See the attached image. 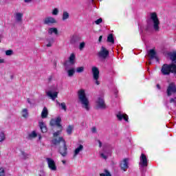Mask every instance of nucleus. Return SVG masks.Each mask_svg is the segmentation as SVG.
I'll use <instances>...</instances> for the list:
<instances>
[{"instance_id":"48","label":"nucleus","mask_w":176,"mask_h":176,"mask_svg":"<svg viewBox=\"0 0 176 176\" xmlns=\"http://www.w3.org/2000/svg\"><path fill=\"white\" fill-rule=\"evenodd\" d=\"M102 41V36H100L98 38V41L101 42Z\"/></svg>"},{"instance_id":"28","label":"nucleus","mask_w":176,"mask_h":176,"mask_svg":"<svg viewBox=\"0 0 176 176\" xmlns=\"http://www.w3.org/2000/svg\"><path fill=\"white\" fill-rule=\"evenodd\" d=\"M68 19H69V13H68L67 11H64L63 14V20L65 21Z\"/></svg>"},{"instance_id":"25","label":"nucleus","mask_w":176,"mask_h":176,"mask_svg":"<svg viewBox=\"0 0 176 176\" xmlns=\"http://www.w3.org/2000/svg\"><path fill=\"white\" fill-rule=\"evenodd\" d=\"M75 58H76L75 54H71L69 58L70 64H72V65L75 64Z\"/></svg>"},{"instance_id":"47","label":"nucleus","mask_w":176,"mask_h":176,"mask_svg":"<svg viewBox=\"0 0 176 176\" xmlns=\"http://www.w3.org/2000/svg\"><path fill=\"white\" fill-rule=\"evenodd\" d=\"M98 143H99V147L101 148L102 146V143L100 140H98Z\"/></svg>"},{"instance_id":"53","label":"nucleus","mask_w":176,"mask_h":176,"mask_svg":"<svg viewBox=\"0 0 176 176\" xmlns=\"http://www.w3.org/2000/svg\"><path fill=\"white\" fill-rule=\"evenodd\" d=\"M62 162L63 163V164H65V161L63 160Z\"/></svg>"},{"instance_id":"54","label":"nucleus","mask_w":176,"mask_h":176,"mask_svg":"<svg viewBox=\"0 0 176 176\" xmlns=\"http://www.w3.org/2000/svg\"><path fill=\"white\" fill-rule=\"evenodd\" d=\"M148 64H149V65L152 64V62H151V61H150V62H148Z\"/></svg>"},{"instance_id":"35","label":"nucleus","mask_w":176,"mask_h":176,"mask_svg":"<svg viewBox=\"0 0 176 176\" xmlns=\"http://www.w3.org/2000/svg\"><path fill=\"white\" fill-rule=\"evenodd\" d=\"M21 155H22L23 159H24V160H25L26 159H28V156H30V155H28V153H26L24 151H21Z\"/></svg>"},{"instance_id":"43","label":"nucleus","mask_w":176,"mask_h":176,"mask_svg":"<svg viewBox=\"0 0 176 176\" xmlns=\"http://www.w3.org/2000/svg\"><path fill=\"white\" fill-rule=\"evenodd\" d=\"M48 42H49L50 43H52V44L54 43V38H51L49 40Z\"/></svg>"},{"instance_id":"5","label":"nucleus","mask_w":176,"mask_h":176,"mask_svg":"<svg viewBox=\"0 0 176 176\" xmlns=\"http://www.w3.org/2000/svg\"><path fill=\"white\" fill-rule=\"evenodd\" d=\"M151 19L153 20L155 31H159V25L160 24V21H159V18H157V14H156V12H152L151 14Z\"/></svg>"},{"instance_id":"34","label":"nucleus","mask_w":176,"mask_h":176,"mask_svg":"<svg viewBox=\"0 0 176 176\" xmlns=\"http://www.w3.org/2000/svg\"><path fill=\"white\" fill-rule=\"evenodd\" d=\"M6 138L5 133L3 132H0V142L5 141Z\"/></svg>"},{"instance_id":"7","label":"nucleus","mask_w":176,"mask_h":176,"mask_svg":"<svg viewBox=\"0 0 176 176\" xmlns=\"http://www.w3.org/2000/svg\"><path fill=\"white\" fill-rule=\"evenodd\" d=\"M109 56V51L107 50L104 46L101 47L100 52H98V56L99 58L105 60Z\"/></svg>"},{"instance_id":"38","label":"nucleus","mask_w":176,"mask_h":176,"mask_svg":"<svg viewBox=\"0 0 176 176\" xmlns=\"http://www.w3.org/2000/svg\"><path fill=\"white\" fill-rule=\"evenodd\" d=\"M0 176H5V169L3 168H0Z\"/></svg>"},{"instance_id":"22","label":"nucleus","mask_w":176,"mask_h":176,"mask_svg":"<svg viewBox=\"0 0 176 176\" xmlns=\"http://www.w3.org/2000/svg\"><path fill=\"white\" fill-rule=\"evenodd\" d=\"M170 58L172 61V64H176V52L170 54Z\"/></svg>"},{"instance_id":"45","label":"nucleus","mask_w":176,"mask_h":176,"mask_svg":"<svg viewBox=\"0 0 176 176\" xmlns=\"http://www.w3.org/2000/svg\"><path fill=\"white\" fill-rule=\"evenodd\" d=\"M25 3H30V2H32V0H23Z\"/></svg>"},{"instance_id":"55","label":"nucleus","mask_w":176,"mask_h":176,"mask_svg":"<svg viewBox=\"0 0 176 176\" xmlns=\"http://www.w3.org/2000/svg\"><path fill=\"white\" fill-rule=\"evenodd\" d=\"M0 43H1V35H0Z\"/></svg>"},{"instance_id":"30","label":"nucleus","mask_w":176,"mask_h":176,"mask_svg":"<svg viewBox=\"0 0 176 176\" xmlns=\"http://www.w3.org/2000/svg\"><path fill=\"white\" fill-rule=\"evenodd\" d=\"M57 104H58V105H60L62 108V109H63V111H67V105L65 104V102H62L60 103L58 102V101H57Z\"/></svg>"},{"instance_id":"37","label":"nucleus","mask_w":176,"mask_h":176,"mask_svg":"<svg viewBox=\"0 0 176 176\" xmlns=\"http://www.w3.org/2000/svg\"><path fill=\"white\" fill-rule=\"evenodd\" d=\"M85 45H86V43H85V42L80 43V46H79L80 50H83Z\"/></svg>"},{"instance_id":"40","label":"nucleus","mask_w":176,"mask_h":176,"mask_svg":"<svg viewBox=\"0 0 176 176\" xmlns=\"http://www.w3.org/2000/svg\"><path fill=\"white\" fill-rule=\"evenodd\" d=\"M101 23H102V19L101 18L98 19L95 21V23L97 24V25H98V24H101Z\"/></svg>"},{"instance_id":"32","label":"nucleus","mask_w":176,"mask_h":176,"mask_svg":"<svg viewBox=\"0 0 176 176\" xmlns=\"http://www.w3.org/2000/svg\"><path fill=\"white\" fill-rule=\"evenodd\" d=\"M104 173H100V176H112L111 175V173H109V170L107 169H104Z\"/></svg>"},{"instance_id":"15","label":"nucleus","mask_w":176,"mask_h":176,"mask_svg":"<svg viewBox=\"0 0 176 176\" xmlns=\"http://www.w3.org/2000/svg\"><path fill=\"white\" fill-rule=\"evenodd\" d=\"M47 96L48 97H50L52 100H56V98H57V97L58 96V92L55 91L52 93V91H49L47 92Z\"/></svg>"},{"instance_id":"4","label":"nucleus","mask_w":176,"mask_h":176,"mask_svg":"<svg viewBox=\"0 0 176 176\" xmlns=\"http://www.w3.org/2000/svg\"><path fill=\"white\" fill-rule=\"evenodd\" d=\"M50 126L53 127V126H56L58 127L59 131H57L56 132L53 133L54 138H56V137H58L63 132V125H61V117L58 116L55 119H52L50 122Z\"/></svg>"},{"instance_id":"9","label":"nucleus","mask_w":176,"mask_h":176,"mask_svg":"<svg viewBox=\"0 0 176 176\" xmlns=\"http://www.w3.org/2000/svg\"><path fill=\"white\" fill-rule=\"evenodd\" d=\"M96 108L97 109H107V104H105V100L99 97L96 101Z\"/></svg>"},{"instance_id":"18","label":"nucleus","mask_w":176,"mask_h":176,"mask_svg":"<svg viewBox=\"0 0 176 176\" xmlns=\"http://www.w3.org/2000/svg\"><path fill=\"white\" fill-rule=\"evenodd\" d=\"M47 115H49V111H47V108L46 107H44L41 112L42 119H46V118H47Z\"/></svg>"},{"instance_id":"42","label":"nucleus","mask_w":176,"mask_h":176,"mask_svg":"<svg viewBox=\"0 0 176 176\" xmlns=\"http://www.w3.org/2000/svg\"><path fill=\"white\" fill-rule=\"evenodd\" d=\"M91 131L92 133H97V128L96 126L92 127Z\"/></svg>"},{"instance_id":"44","label":"nucleus","mask_w":176,"mask_h":176,"mask_svg":"<svg viewBox=\"0 0 176 176\" xmlns=\"http://www.w3.org/2000/svg\"><path fill=\"white\" fill-rule=\"evenodd\" d=\"M100 156H101V157H102L103 159H105V160H107V155H104V153H101V154H100Z\"/></svg>"},{"instance_id":"13","label":"nucleus","mask_w":176,"mask_h":176,"mask_svg":"<svg viewBox=\"0 0 176 176\" xmlns=\"http://www.w3.org/2000/svg\"><path fill=\"white\" fill-rule=\"evenodd\" d=\"M121 170L126 171L129 168V159L124 158L120 164Z\"/></svg>"},{"instance_id":"23","label":"nucleus","mask_w":176,"mask_h":176,"mask_svg":"<svg viewBox=\"0 0 176 176\" xmlns=\"http://www.w3.org/2000/svg\"><path fill=\"white\" fill-rule=\"evenodd\" d=\"M80 38L78 36H74L72 38L71 41H70V43H72V45H74L75 43H76V42H79V40Z\"/></svg>"},{"instance_id":"36","label":"nucleus","mask_w":176,"mask_h":176,"mask_svg":"<svg viewBox=\"0 0 176 176\" xmlns=\"http://www.w3.org/2000/svg\"><path fill=\"white\" fill-rule=\"evenodd\" d=\"M12 54H13V50H8L6 51V56H12Z\"/></svg>"},{"instance_id":"14","label":"nucleus","mask_w":176,"mask_h":176,"mask_svg":"<svg viewBox=\"0 0 176 176\" xmlns=\"http://www.w3.org/2000/svg\"><path fill=\"white\" fill-rule=\"evenodd\" d=\"M117 118L121 121V120H125V122H129V116L127 114H122L120 113H118L117 114Z\"/></svg>"},{"instance_id":"3","label":"nucleus","mask_w":176,"mask_h":176,"mask_svg":"<svg viewBox=\"0 0 176 176\" xmlns=\"http://www.w3.org/2000/svg\"><path fill=\"white\" fill-rule=\"evenodd\" d=\"M161 74L164 76H168L170 74L176 75V65L174 63H170L169 65L167 63L164 64L161 68Z\"/></svg>"},{"instance_id":"24","label":"nucleus","mask_w":176,"mask_h":176,"mask_svg":"<svg viewBox=\"0 0 176 176\" xmlns=\"http://www.w3.org/2000/svg\"><path fill=\"white\" fill-rule=\"evenodd\" d=\"M107 42H109L110 43H115V39L113 38V34H110L107 36Z\"/></svg>"},{"instance_id":"1","label":"nucleus","mask_w":176,"mask_h":176,"mask_svg":"<svg viewBox=\"0 0 176 176\" xmlns=\"http://www.w3.org/2000/svg\"><path fill=\"white\" fill-rule=\"evenodd\" d=\"M52 142L53 145H60V142H63V146L59 147V153L65 157V156H67L68 152V148L67 147V143L65 142V140L63 137H59L58 139L57 138H54L52 140Z\"/></svg>"},{"instance_id":"10","label":"nucleus","mask_w":176,"mask_h":176,"mask_svg":"<svg viewBox=\"0 0 176 176\" xmlns=\"http://www.w3.org/2000/svg\"><path fill=\"white\" fill-rule=\"evenodd\" d=\"M46 160L47 162L49 168L52 171H56V170H57V166H56V162H54V160L49 157L46 158Z\"/></svg>"},{"instance_id":"49","label":"nucleus","mask_w":176,"mask_h":176,"mask_svg":"<svg viewBox=\"0 0 176 176\" xmlns=\"http://www.w3.org/2000/svg\"><path fill=\"white\" fill-rule=\"evenodd\" d=\"M157 89H158L159 90H160L162 89V87H160V85L157 84Z\"/></svg>"},{"instance_id":"11","label":"nucleus","mask_w":176,"mask_h":176,"mask_svg":"<svg viewBox=\"0 0 176 176\" xmlns=\"http://www.w3.org/2000/svg\"><path fill=\"white\" fill-rule=\"evenodd\" d=\"M140 160V164L142 167H148V158H146V155H145V154H141Z\"/></svg>"},{"instance_id":"29","label":"nucleus","mask_w":176,"mask_h":176,"mask_svg":"<svg viewBox=\"0 0 176 176\" xmlns=\"http://www.w3.org/2000/svg\"><path fill=\"white\" fill-rule=\"evenodd\" d=\"M29 138H36L38 137V134L35 131H33L31 133L28 135Z\"/></svg>"},{"instance_id":"2","label":"nucleus","mask_w":176,"mask_h":176,"mask_svg":"<svg viewBox=\"0 0 176 176\" xmlns=\"http://www.w3.org/2000/svg\"><path fill=\"white\" fill-rule=\"evenodd\" d=\"M78 100L80 102L82 105V108L86 111H90V102H89V99L86 96V93L85 92V89H80L78 92Z\"/></svg>"},{"instance_id":"39","label":"nucleus","mask_w":176,"mask_h":176,"mask_svg":"<svg viewBox=\"0 0 176 176\" xmlns=\"http://www.w3.org/2000/svg\"><path fill=\"white\" fill-rule=\"evenodd\" d=\"M52 14H54V16H57V14H58V9L54 8L53 10Z\"/></svg>"},{"instance_id":"12","label":"nucleus","mask_w":176,"mask_h":176,"mask_svg":"<svg viewBox=\"0 0 176 176\" xmlns=\"http://www.w3.org/2000/svg\"><path fill=\"white\" fill-rule=\"evenodd\" d=\"M43 23L46 25H51V24H56L57 21H56V19L52 16H48L44 19Z\"/></svg>"},{"instance_id":"17","label":"nucleus","mask_w":176,"mask_h":176,"mask_svg":"<svg viewBox=\"0 0 176 176\" xmlns=\"http://www.w3.org/2000/svg\"><path fill=\"white\" fill-rule=\"evenodd\" d=\"M38 126L43 133H47V126H46V124H45V122H43V121L39 122Z\"/></svg>"},{"instance_id":"16","label":"nucleus","mask_w":176,"mask_h":176,"mask_svg":"<svg viewBox=\"0 0 176 176\" xmlns=\"http://www.w3.org/2000/svg\"><path fill=\"white\" fill-rule=\"evenodd\" d=\"M148 57L153 60V58L157 59V56H156V51L153 49H151L148 52Z\"/></svg>"},{"instance_id":"6","label":"nucleus","mask_w":176,"mask_h":176,"mask_svg":"<svg viewBox=\"0 0 176 176\" xmlns=\"http://www.w3.org/2000/svg\"><path fill=\"white\" fill-rule=\"evenodd\" d=\"M166 94L168 97H171L173 94H176V85L175 82H170L168 84L166 89Z\"/></svg>"},{"instance_id":"46","label":"nucleus","mask_w":176,"mask_h":176,"mask_svg":"<svg viewBox=\"0 0 176 176\" xmlns=\"http://www.w3.org/2000/svg\"><path fill=\"white\" fill-rule=\"evenodd\" d=\"M52 43H49L47 44V47H52Z\"/></svg>"},{"instance_id":"50","label":"nucleus","mask_w":176,"mask_h":176,"mask_svg":"<svg viewBox=\"0 0 176 176\" xmlns=\"http://www.w3.org/2000/svg\"><path fill=\"white\" fill-rule=\"evenodd\" d=\"M52 79H53V77H52V76H50L48 78L49 82H51Z\"/></svg>"},{"instance_id":"31","label":"nucleus","mask_w":176,"mask_h":176,"mask_svg":"<svg viewBox=\"0 0 176 176\" xmlns=\"http://www.w3.org/2000/svg\"><path fill=\"white\" fill-rule=\"evenodd\" d=\"M68 76H74V74H75V69H71L67 71Z\"/></svg>"},{"instance_id":"27","label":"nucleus","mask_w":176,"mask_h":176,"mask_svg":"<svg viewBox=\"0 0 176 176\" xmlns=\"http://www.w3.org/2000/svg\"><path fill=\"white\" fill-rule=\"evenodd\" d=\"M22 116L23 118H25V119H27V118H28V110L27 109H23L22 110Z\"/></svg>"},{"instance_id":"8","label":"nucleus","mask_w":176,"mask_h":176,"mask_svg":"<svg viewBox=\"0 0 176 176\" xmlns=\"http://www.w3.org/2000/svg\"><path fill=\"white\" fill-rule=\"evenodd\" d=\"M92 74L94 80H96V85L98 86L100 85V81H98V79L100 78V70L98 69L97 67H92Z\"/></svg>"},{"instance_id":"51","label":"nucleus","mask_w":176,"mask_h":176,"mask_svg":"<svg viewBox=\"0 0 176 176\" xmlns=\"http://www.w3.org/2000/svg\"><path fill=\"white\" fill-rule=\"evenodd\" d=\"M5 60L3 59H0V64H2V63H4Z\"/></svg>"},{"instance_id":"41","label":"nucleus","mask_w":176,"mask_h":176,"mask_svg":"<svg viewBox=\"0 0 176 176\" xmlns=\"http://www.w3.org/2000/svg\"><path fill=\"white\" fill-rule=\"evenodd\" d=\"M170 104H173V102L174 104H176V97H175V98H170Z\"/></svg>"},{"instance_id":"19","label":"nucleus","mask_w":176,"mask_h":176,"mask_svg":"<svg viewBox=\"0 0 176 176\" xmlns=\"http://www.w3.org/2000/svg\"><path fill=\"white\" fill-rule=\"evenodd\" d=\"M23 14L21 12H17L15 14V19L18 23L23 21Z\"/></svg>"},{"instance_id":"20","label":"nucleus","mask_w":176,"mask_h":176,"mask_svg":"<svg viewBox=\"0 0 176 176\" xmlns=\"http://www.w3.org/2000/svg\"><path fill=\"white\" fill-rule=\"evenodd\" d=\"M82 151H83V145L80 144L78 147H77L75 151H74V157L76 156H78V155H79L80 152H82Z\"/></svg>"},{"instance_id":"33","label":"nucleus","mask_w":176,"mask_h":176,"mask_svg":"<svg viewBox=\"0 0 176 176\" xmlns=\"http://www.w3.org/2000/svg\"><path fill=\"white\" fill-rule=\"evenodd\" d=\"M83 71H85V67L83 66L77 67L76 69V72L78 74H81V72H83Z\"/></svg>"},{"instance_id":"21","label":"nucleus","mask_w":176,"mask_h":176,"mask_svg":"<svg viewBox=\"0 0 176 176\" xmlns=\"http://www.w3.org/2000/svg\"><path fill=\"white\" fill-rule=\"evenodd\" d=\"M48 34L52 35V34H55V35H58V30L56 28H50L48 30Z\"/></svg>"},{"instance_id":"52","label":"nucleus","mask_w":176,"mask_h":176,"mask_svg":"<svg viewBox=\"0 0 176 176\" xmlns=\"http://www.w3.org/2000/svg\"><path fill=\"white\" fill-rule=\"evenodd\" d=\"M28 104H31V100H30V98H28Z\"/></svg>"},{"instance_id":"26","label":"nucleus","mask_w":176,"mask_h":176,"mask_svg":"<svg viewBox=\"0 0 176 176\" xmlns=\"http://www.w3.org/2000/svg\"><path fill=\"white\" fill-rule=\"evenodd\" d=\"M72 130H74V125H69L66 129L68 135L72 134Z\"/></svg>"}]
</instances>
